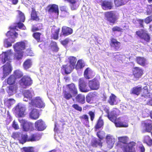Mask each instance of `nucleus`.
Masks as SVG:
<instances>
[{
  "instance_id": "f257e3e1",
  "label": "nucleus",
  "mask_w": 152,
  "mask_h": 152,
  "mask_svg": "<svg viewBox=\"0 0 152 152\" xmlns=\"http://www.w3.org/2000/svg\"><path fill=\"white\" fill-rule=\"evenodd\" d=\"M12 55L13 54L11 50H8L7 52L4 53L0 55V58L1 59L2 61L3 64L6 61H7L6 64L3 66V77L4 78H5L12 71V67L10 64V60Z\"/></svg>"
},
{
  "instance_id": "f03ea898",
  "label": "nucleus",
  "mask_w": 152,
  "mask_h": 152,
  "mask_svg": "<svg viewBox=\"0 0 152 152\" xmlns=\"http://www.w3.org/2000/svg\"><path fill=\"white\" fill-rule=\"evenodd\" d=\"M78 93L77 88L74 83L68 85L64 92V97L69 100L72 96H76Z\"/></svg>"
},
{
  "instance_id": "7ed1b4c3",
  "label": "nucleus",
  "mask_w": 152,
  "mask_h": 152,
  "mask_svg": "<svg viewBox=\"0 0 152 152\" xmlns=\"http://www.w3.org/2000/svg\"><path fill=\"white\" fill-rule=\"evenodd\" d=\"M142 91H143V94H142V96L147 98L149 97L150 95L147 86L144 87L142 90L140 87L137 86L134 87L132 90L131 91L132 93L138 95Z\"/></svg>"
},
{
  "instance_id": "20e7f679",
  "label": "nucleus",
  "mask_w": 152,
  "mask_h": 152,
  "mask_svg": "<svg viewBox=\"0 0 152 152\" xmlns=\"http://www.w3.org/2000/svg\"><path fill=\"white\" fill-rule=\"evenodd\" d=\"M29 104V108H30V107L32 106L39 108H44L45 106V103L39 97H37L32 99Z\"/></svg>"
},
{
  "instance_id": "39448f33",
  "label": "nucleus",
  "mask_w": 152,
  "mask_h": 152,
  "mask_svg": "<svg viewBox=\"0 0 152 152\" xmlns=\"http://www.w3.org/2000/svg\"><path fill=\"white\" fill-rule=\"evenodd\" d=\"M79 87L82 92L86 93L90 91V88L88 86L87 82L82 78L79 80Z\"/></svg>"
},
{
  "instance_id": "423d86ee",
  "label": "nucleus",
  "mask_w": 152,
  "mask_h": 152,
  "mask_svg": "<svg viewBox=\"0 0 152 152\" xmlns=\"http://www.w3.org/2000/svg\"><path fill=\"white\" fill-rule=\"evenodd\" d=\"M19 82L22 88H26L32 84V81L30 77L25 76L20 80Z\"/></svg>"
},
{
  "instance_id": "0eeeda50",
  "label": "nucleus",
  "mask_w": 152,
  "mask_h": 152,
  "mask_svg": "<svg viewBox=\"0 0 152 152\" xmlns=\"http://www.w3.org/2000/svg\"><path fill=\"white\" fill-rule=\"evenodd\" d=\"M137 34L140 38L143 39L145 41L149 42L150 40V36L147 34L146 31L141 29L137 31L136 32Z\"/></svg>"
},
{
  "instance_id": "6e6552de",
  "label": "nucleus",
  "mask_w": 152,
  "mask_h": 152,
  "mask_svg": "<svg viewBox=\"0 0 152 152\" xmlns=\"http://www.w3.org/2000/svg\"><path fill=\"white\" fill-rule=\"evenodd\" d=\"M15 110L16 113L18 114L19 117H22L24 116L26 110L24 105L21 104H18L15 107Z\"/></svg>"
},
{
  "instance_id": "1a4fd4ad",
  "label": "nucleus",
  "mask_w": 152,
  "mask_h": 152,
  "mask_svg": "<svg viewBox=\"0 0 152 152\" xmlns=\"http://www.w3.org/2000/svg\"><path fill=\"white\" fill-rule=\"evenodd\" d=\"M88 87L91 90H97L99 88V83L97 80L93 79L88 82Z\"/></svg>"
},
{
  "instance_id": "9d476101",
  "label": "nucleus",
  "mask_w": 152,
  "mask_h": 152,
  "mask_svg": "<svg viewBox=\"0 0 152 152\" xmlns=\"http://www.w3.org/2000/svg\"><path fill=\"white\" fill-rule=\"evenodd\" d=\"M48 12L50 14H54L56 17L58 15V5L54 4L49 6L48 7Z\"/></svg>"
},
{
  "instance_id": "9b49d317",
  "label": "nucleus",
  "mask_w": 152,
  "mask_h": 152,
  "mask_svg": "<svg viewBox=\"0 0 152 152\" xmlns=\"http://www.w3.org/2000/svg\"><path fill=\"white\" fill-rule=\"evenodd\" d=\"M119 113L118 110L116 108H114L109 114L108 116V118L112 122H115L116 119V117Z\"/></svg>"
},
{
  "instance_id": "f8f14e48",
  "label": "nucleus",
  "mask_w": 152,
  "mask_h": 152,
  "mask_svg": "<svg viewBox=\"0 0 152 152\" xmlns=\"http://www.w3.org/2000/svg\"><path fill=\"white\" fill-rule=\"evenodd\" d=\"M35 126L36 129L39 131H43L46 128L45 123L41 119L37 121L35 123Z\"/></svg>"
},
{
  "instance_id": "ddd939ff",
  "label": "nucleus",
  "mask_w": 152,
  "mask_h": 152,
  "mask_svg": "<svg viewBox=\"0 0 152 152\" xmlns=\"http://www.w3.org/2000/svg\"><path fill=\"white\" fill-rule=\"evenodd\" d=\"M135 142H131L125 145L124 147V152H135L134 146L135 145Z\"/></svg>"
},
{
  "instance_id": "4468645a",
  "label": "nucleus",
  "mask_w": 152,
  "mask_h": 152,
  "mask_svg": "<svg viewBox=\"0 0 152 152\" xmlns=\"http://www.w3.org/2000/svg\"><path fill=\"white\" fill-rule=\"evenodd\" d=\"M106 16L107 19L110 23H114L116 20V16L115 13L114 12H107L106 14Z\"/></svg>"
},
{
  "instance_id": "2eb2a0df",
  "label": "nucleus",
  "mask_w": 152,
  "mask_h": 152,
  "mask_svg": "<svg viewBox=\"0 0 152 152\" xmlns=\"http://www.w3.org/2000/svg\"><path fill=\"white\" fill-rule=\"evenodd\" d=\"M23 100L24 101L27 102L28 100H31L33 96L31 91L28 90H25L23 92Z\"/></svg>"
},
{
  "instance_id": "dca6fc26",
  "label": "nucleus",
  "mask_w": 152,
  "mask_h": 152,
  "mask_svg": "<svg viewBox=\"0 0 152 152\" xmlns=\"http://www.w3.org/2000/svg\"><path fill=\"white\" fill-rule=\"evenodd\" d=\"M106 139L108 147L111 148L113 146L114 143L115 139L113 136L110 135H108L106 137Z\"/></svg>"
},
{
  "instance_id": "f3484780",
  "label": "nucleus",
  "mask_w": 152,
  "mask_h": 152,
  "mask_svg": "<svg viewBox=\"0 0 152 152\" xmlns=\"http://www.w3.org/2000/svg\"><path fill=\"white\" fill-rule=\"evenodd\" d=\"M95 75V74L89 68H87L84 72L85 77L87 79L92 78Z\"/></svg>"
},
{
  "instance_id": "a211bd4d",
  "label": "nucleus",
  "mask_w": 152,
  "mask_h": 152,
  "mask_svg": "<svg viewBox=\"0 0 152 152\" xmlns=\"http://www.w3.org/2000/svg\"><path fill=\"white\" fill-rule=\"evenodd\" d=\"M134 75L136 78L140 77L143 74V71L142 69L139 67H136L133 70Z\"/></svg>"
},
{
  "instance_id": "6ab92c4d",
  "label": "nucleus",
  "mask_w": 152,
  "mask_h": 152,
  "mask_svg": "<svg viewBox=\"0 0 152 152\" xmlns=\"http://www.w3.org/2000/svg\"><path fill=\"white\" fill-rule=\"evenodd\" d=\"M13 47L15 51H22L25 49V43L22 42L17 43Z\"/></svg>"
},
{
  "instance_id": "aec40b11",
  "label": "nucleus",
  "mask_w": 152,
  "mask_h": 152,
  "mask_svg": "<svg viewBox=\"0 0 152 152\" xmlns=\"http://www.w3.org/2000/svg\"><path fill=\"white\" fill-rule=\"evenodd\" d=\"M39 116V111L36 109H33L29 114L30 118L33 119H37Z\"/></svg>"
},
{
  "instance_id": "412c9836",
  "label": "nucleus",
  "mask_w": 152,
  "mask_h": 152,
  "mask_svg": "<svg viewBox=\"0 0 152 152\" xmlns=\"http://www.w3.org/2000/svg\"><path fill=\"white\" fill-rule=\"evenodd\" d=\"M110 45L115 50H117L120 48L121 46V43L118 42L117 40L112 38L111 39Z\"/></svg>"
},
{
  "instance_id": "4be33fe9",
  "label": "nucleus",
  "mask_w": 152,
  "mask_h": 152,
  "mask_svg": "<svg viewBox=\"0 0 152 152\" xmlns=\"http://www.w3.org/2000/svg\"><path fill=\"white\" fill-rule=\"evenodd\" d=\"M60 28L53 26L52 28L51 32L52 34V37L54 39H57L58 38V34Z\"/></svg>"
},
{
  "instance_id": "5701e85b",
  "label": "nucleus",
  "mask_w": 152,
  "mask_h": 152,
  "mask_svg": "<svg viewBox=\"0 0 152 152\" xmlns=\"http://www.w3.org/2000/svg\"><path fill=\"white\" fill-rule=\"evenodd\" d=\"M19 122L21 123V125L25 131H27L30 128V126L31 124L27 122L25 120L23 119H19Z\"/></svg>"
},
{
  "instance_id": "b1692460",
  "label": "nucleus",
  "mask_w": 152,
  "mask_h": 152,
  "mask_svg": "<svg viewBox=\"0 0 152 152\" xmlns=\"http://www.w3.org/2000/svg\"><path fill=\"white\" fill-rule=\"evenodd\" d=\"M62 31L63 35L64 36H67L71 34L72 33L73 30L70 28L64 26L62 27Z\"/></svg>"
},
{
  "instance_id": "393cba45",
  "label": "nucleus",
  "mask_w": 152,
  "mask_h": 152,
  "mask_svg": "<svg viewBox=\"0 0 152 152\" xmlns=\"http://www.w3.org/2000/svg\"><path fill=\"white\" fill-rule=\"evenodd\" d=\"M62 67L63 69L64 70L65 73L66 74L70 73L72 70L75 67L70 64L63 65Z\"/></svg>"
},
{
  "instance_id": "a878e982",
  "label": "nucleus",
  "mask_w": 152,
  "mask_h": 152,
  "mask_svg": "<svg viewBox=\"0 0 152 152\" xmlns=\"http://www.w3.org/2000/svg\"><path fill=\"white\" fill-rule=\"evenodd\" d=\"M66 1L71 4V8L72 10L76 9L79 7L80 4L78 0H67Z\"/></svg>"
},
{
  "instance_id": "bb28decb",
  "label": "nucleus",
  "mask_w": 152,
  "mask_h": 152,
  "mask_svg": "<svg viewBox=\"0 0 152 152\" xmlns=\"http://www.w3.org/2000/svg\"><path fill=\"white\" fill-rule=\"evenodd\" d=\"M17 89L18 86L16 84L12 85L9 87L7 92L9 95H12L16 93Z\"/></svg>"
},
{
  "instance_id": "cd10ccee",
  "label": "nucleus",
  "mask_w": 152,
  "mask_h": 152,
  "mask_svg": "<svg viewBox=\"0 0 152 152\" xmlns=\"http://www.w3.org/2000/svg\"><path fill=\"white\" fill-rule=\"evenodd\" d=\"M151 122V121L150 120H147L144 121V124L146 129L145 131L148 132H151L152 129Z\"/></svg>"
},
{
  "instance_id": "c85d7f7f",
  "label": "nucleus",
  "mask_w": 152,
  "mask_h": 152,
  "mask_svg": "<svg viewBox=\"0 0 152 152\" xmlns=\"http://www.w3.org/2000/svg\"><path fill=\"white\" fill-rule=\"evenodd\" d=\"M137 63L142 66H145L147 64L146 59L143 57H138L136 58Z\"/></svg>"
},
{
  "instance_id": "c756f323",
  "label": "nucleus",
  "mask_w": 152,
  "mask_h": 152,
  "mask_svg": "<svg viewBox=\"0 0 152 152\" xmlns=\"http://www.w3.org/2000/svg\"><path fill=\"white\" fill-rule=\"evenodd\" d=\"M31 19L36 21H39V19L38 16L37 12L35 11V9L32 8V11L31 13Z\"/></svg>"
},
{
  "instance_id": "7c9ffc66",
  "label": "nucleus",
  "mask_w": 152,
  "mask_h": 152,
  "mask_svg": "<svg viewBox=\"0 0 152 152\" xmlns=\"http://www.w3.org/2000/svg\"><path fill=\"white\" fill-rule=\"evenodd\" d=\"M41 138V135L38 133L31 135L29 138L28 140L29 141H35L38 140Z\"/></svg>"
},
{
  "instance_id": "2f4dec72",
  "label": "nucleus",
  "mask_w": 152,
  "mask_h": 152,
  "mask_svg": "<svg viewBox=\"0 0 152 152\" xmlns=\"http://www.w3.org/2000/svg\"><path fill=\"white\" fill-rule=\"evenodd\" d=\"M92 146L94 147H96L98 146L101 147L102 146V142L101 140L98 139H95L92 140L91 142Z\"/></svg>"
},
{
  "instance_id": "473e14b6",
  "label": "nucleus",
  "mask_w": 152,
  "mask_h": 152,
  "mask_svg": "<svg viewBox=\"0 0 152 152\" xmlns=\"http://www.w3.org/2000/svg\"><path fill=\"white\" fill-rule=\"evenodd\" d=\"M11 39L9 37L7 39H5L4 41V46L6 48L11 46L12 45V43H13L14 41L13 39L11 40Z\"/></svg>"
},
{
  "instance_id": "72a5a7b5",
  "label": "nucleus",
  "mask_w": 152,
  "mask_h": 152,
  "mask_svg": "<svg viewBox=\"0 0 152 152\" xmlns=\"http://www.w3.org/2000/svg\"><path fill=\"white\" fill-rule=\"evenodd\" d=\"M108 102L111 105L116 104L117 103L116 102V98L115 96L113 94H112L110 96L108 100Z\"/></svg>"
},
{
  "instance_id": "f704fd0d",
  "label": "nucleus",
  "mask_w": 152,
  "mask_h": 152,
  "mask_svg": "<svg viewBox=\"0 0 152 152\" xmlns=\"http://www.w3.org/2000/svg\"><path fill=\"white\" fill-rule=\"evenodd\" d=\"M102 6L103 9L104 10L110 9L112 7L111 3L107 1H104Z\"/></svg>"
},
{
  "instance_id": "c9c22d12",
  "label": "nucleus",
  "mask_w": 152,
  "mask_h": 152,
  "mask_svg": "<svg viewBox=\"0 0 152 152\" xmlns=\"http://www.w3.org/2000/svg\"><path fill=\"white\" fill-rule=\"evenodd\" d=\"M76 99L77 102L82 104L85 102V97L84 95L81 94L78 95L76 97Z\"/></svg>"
},
{
  "instance_id": "e433bc0d",
  "label": "nucleus",
  "mask_w": 152,
  "mask_h": 152,
  "mask_svg": "<svg viewBox=\"0 0 152 152\" xmlns=\"http://www.w3.org/2000/svg\"><path fill=\"white\" fill-rule=\"evenodd\" d=\"M7 36L9 37L11 39L16 38L18 36V34L14 31H8L6 34Z\"/></svg>"
},
{
  "instance_id": "4c0bfd02",
  "label": "nucleus",
  "mask_w": 152,
  "mask_h": 152,
  "mask_svg": "<svg viewBox=\"0 0 152 152\" xmlns=\"http://www.w3.org/2000/svg\"><path fill=\"white\" fill-rule=\"evenodd\" d=\"M16 79L15 76L13 75H12L7 79V83L10 85H12L15 83Z\"/></svg>"
},
{
  "instance_id": "58836bf2",
  "label": "nucleus",
  "mask_w": 152,
  "mask_h": 152,
  "mask_svg": "<svg viewBox=\"0 0 152 152\" xmlns=\"http://www.w3.org/2000/svg\"><path fill=\"white\" fill-rule=\"evenodd\" d=\"M32 65V62L31 60L28 59L24 63L23 67L25 69H27L30 67Z\"/></svg>"
},
{
  "instance_id": "ea45409f",
  "label": "nucleus",
  "mask_w": 152,
  "mask_h": 152,
  "mask_svg": "<svg viewBox=\"0 0 152 152\" xmlns=\"http://www.w3.org/2000/svg\"><path fill=\"white\" fill-rule=\"evenodd\" d=\"M50 46L52 50L53 51L57 52L59 50L56 42H52L50 43Z\"/></svg>"
},
{
  "instance_id": "a19ab883",
  "label": "nucleus",
  "mask_w": 152,
  "mask_h": 152,
  "mask_svg": "<svg viewBox=\"0 0 152 152\" xmlns=\"http://www.w3.org/2000/svg\"><path fill=\"white\" fill-rule=\"evenodd\" d=\"M60 10L62 11V14H65V15H63V16H65L69 15V13L68 12V9L66 6H63L60 7Z\"/></svg>"
},
{
  "instance_id": "79ce46f5",
  "label": "nucleus",
  "mask_w": 152,
  "mask_h": 152,
  "mask_svg": "<svg viewBox=\"0 0 152 152\" xmlns=\"http://www.w3.org/2000/svg\"><path fill=\"white\" fill-rule=\"evenodd\" d=\"M68 59L69 64L75 67V64L77 61L76 58L74 56H70L69 57Z\"/></svg>"
},
{
  "instance_id": "37998d69",
  "label": "nucleus",
  "mask_w": 152,
  "mask_h": 152,
  "mask_svg": "<svg viewBox=\"0 0 152 152\" xmlns=\"http://www.w3.org/2000/svg\"><path fill=\"white\" fill-rule=\"evenodd\" d=\"M14 75L16 79L21 77L23 75V73L19 69H17L15 71Z\"/></svg>"
},
{
  "instance_id": "c03bdc74",
  "label": "nucleus",
  "mask_w": 152,
  "mask_h": 152,
  "mask_svg": "<svg viewBox=\"0 0 152 152\" xmlns=\"http://www.w3.org/2000/svg\"><path fill=\"white\" fill-rule=\"evenodd\" d=\"M21 137V138L20 140V141L21 143L23 144L26 141H29L28 140L29 138L28 137L27 134H22Z\"/></svg>"
},
{
  "instance_id": "a18cd8bd",
  "label": "nucleus",
  "mask_w": 152,
  "mask_h": 152,
  "mask_svg": "<svg viewBox=\"0 0 152 152\" xmlns=\"http://www.w3.org/2000/svg\"><path fill=\"white\" fill-rule=\"evenodd\" d=\"M144 141L148 145L151 146L152 145V140L148 136H146L145 137Z\"/></svg>"
},
{
  "instance_id": "49530a36",
  "label": "nucleus",
  "mask_w": 152,
  "mask_h": 152,
  "mask_svg": "<svg viewBox=\"0 0 152 152\" xmlns=\"http://www.w3.org/2000/svg\"><path fill=\"white\" fill-rule=\"evenodd\" d=\"M16 53L15 55V58L18 60L22 58L23 56V51H16Z\"/></svg>"
},
{
  "instance_id": "de8ad7c7",
  "label": "nucleus",
  "mask_w": 152,
  "mask_h": 152,
  "mask_svg": "<svg viewBox=\"0 0 152 152\" xmlns=\"http://www.w3.org/2000/svg\"><path fill=\"white\" fill-rule=\"evenodd\" d=\"M114 122L115 126L117 127H127L128 126L127 124L118 121L116 122L115 121Z\"/></svg>"
},
{
  "instance_id": "09e8293b",
  "label": "nucleus",
  "mask_w": 152,
  "mask_h": 152,
  "mask_svg": "<svg viewBox=\"0 0 152 152\" xmlns=\"http://www.w3.org/2000/svg\"><path fill=\"white\" fill-rule=\"evenodd\" d=\"M114 1L115 5L117 7L124 5L126 2L125 0H115Z\"/></svg>"
},
{
  "instance_id": "8fccbe9b",
  "label": "nucleus",
  "mask_w": 152,
  "mask_h": 152,
  "mask_svg": "<svg viewBox=\"0 0 152 152\" xmlns=\"http://www.w3.org/2000/svg\"><path fill=\"white\" fill-rule=\"evenodd\" d=\"M84 64L82 62V60H79L77 62L76 65H75V67L76 69L82 68L84 66Z\"/></svg>"
},
{
  "instance_id": "3c124183",
  "label": "nucleus",
  "mask_w": 152,
  "mask_h": 152,
  "mask_svg": "<svg viewBox=\"0 0 152 152\" xmlns=\"http://www.w3.org/2000/svg\"><path fill=\"white\" fill-rule=\"evenodd\" d=\"M80 118L81 120L82 121L84 120L87 124L89 123V118L88 116L86 115H83L80 117Z\"/></svg>"
},
{
  "instance_id": "603ef678",
  "label": "nucleus",
  "mask_w": 152,
  "mask_h": 152,
  "mask_svg": "<svg viewBox=\"0 0 152 152\" xmlns=\"http://www.w3.org/2000/svg\"><path fill=\"white\" fill-rule=\"evenodd\" d=\"M23 149L24 151L23 152H34L33 148L32 147H24Z\"/></svg>"
},
{
  "instance_id": "864d4df0",
  "label": "nucleus",
  "mask_w": 152,
  "mask_h": 152,
  "mask_svg": "<svg viewBox=\"0 0 152 152\" xmlns=\"http://www.w3.org/2000/svg\"><path fill=\"white\" fill-rule=\"evenodd\" d=\"M41 34L39 33H36L33 34V36L38 42L40 41V36Z\"/></svg>"
},
{
  "instance_id": "5fc2aeb1",
  "label": "nucleus",
  "mask_w": 152,
  "mask_h": 152,
  "mask_svg": "<svg viewBox=\"0 0 152 152\" xmlns=\"http://www.w3.org/2000/svg\"><path fill=\"white\" fill-rule=\"evenodd\" d=\"M127 137L125 136L118 137V140L123 143H125L127 141Z\"/></svg>"
},
{
  "instance_id": "6e6d98bb",
  "label": "nucleus",
  "mask_w": 152,
  "mask_h": 152,
  "mask_svg": "<svg viewBox=\"0 0 152 152\" xmlns=\"http://www.w3.org/2000/svg\"><path fill=\"white\" fill-rule=\"evenodd\" d=\"M18 14L20 17V21L21 22H24L25 20V17L23 13L19 11Z\"/></svg>"
},
{
  "instance_id": "4d7b16f0",
  "label": "nucleus",
  "mask_w": 152,
  "mask_h": 152,
  "mask_svg": "<svg viewBox=\"0 0 152 152\" xmlns=\"http://www.w3.org/2000/svg\"><path fill=\"white\" fill-rule=\"evenodd\" d=\"M103 121L100 120H99L98 123L96 125L95 127L96 129H98L101 128L103 125Z\"/></svg>"
},
{
  "instance_id": "13d9d810",
  "label": "nucleus",
  "mask_w": 152,
  "mask_h": 152,
  "mask_svg": "<svg viewBox=\"0 0 152 152\" xmlns=\"http://www.w3.org/2000/svg\"><path fill=\"white\" fill-rule=\"evenodd\" d=\"M103 107L104 109V111L106 113V116L108 117L109 114V110H110L109 107L106 105H104L103 106Z\"/></svg>"
},
{
  "instance_id": "bf43d9fd",
  "label": "nucleus",
  "mask_w": 152,
  "mask_h": 152,
  "mask_svg": "<svg viewBox=\"0 0 152 152\" xmlns=\"http://www.w3.org/2000/svg\"><path fill=\"white\" fill-rule=\"evenodd\" d=\"M72 107L74 108L75 110L81 111L82 110V107H80L78 104H74L72 105Z\"/></svg>"
},
{
  "instance_id": "052dcab7",
  "label": "nucleus",
  "mask_w": 152,
  "mask_h": 152,
  "mask_svg": "<svg viewBox=\"0 0 152 152\" xmlns=\"http://www.w3.org/2000/svg\"><path fill=\"white\" fill-rule=\"evenodd\" d=\"M88 114L90 116L91 121H93L95 117V114L92 111H90L89 112Z\"/></svg>"
},
{
  "instance_id": "680f3d73",
  "label": "nucleus",
  "mask_w": 152,
  "mask_h": 152,
  "mask_svg": "<svg viewBox=\"0 0 152 152\" xmlns=\"http://www.w3.org/2000/svg\"><path fill=\"white\" fill-rule=\"evenodd\" d=\"M17 26L20 29L25 30L26 28L24 24L21 22H19L17 24Z\"/></svg>"
},
{
  "instance_id": "e2e57ef3",
  "label": "nucleus",
  "mask_w": 152,
  "mask_h": 152,
  "mask_svg": "<svg viewBox=\"0 0 152 152\" xmlns=\"http://www.w3.org/2000/svg\"><path fill=\"white\" fill-rule=\"evenodd\" d=\"M112 30L113 31H121L122 30V29L121 28L119 27L118 26H115L112 29Z\"/></svg>"
},
{
  "instance_id": "0e129e2a",
  "label": "nucleus",
  "mask_w": 152,
  "mask_h": 152,
  "mask_svg": "<svg viewBox=\"0 0 152 152\" xmlns=\"http://www.w3.org/2000/svg\"><path fill=\"white\" fill-rule=\"evenodd\" d=\"M15 100L12 99H9L7 101V102L9 104L10 106H11L13 104L15 103Z\"/></svg>"
},
{
  "instance_id": "69168bd1",
  "label": "nucleus",
  "mask_w": 152,
  "mask_h": 152,
  "mask_svg": "<svg viewBox=\"0 0 152 152\" xmlns=\"http://www.w3.org/2000/svg\"><path fill=\"white\" fill-rule=\"evenodd\" d=\"M12 126L15 129H19V126L18 124L15 121H14L13 122Z\"/></svg>"
},
{
  "instance_id": "338daca9",
  "label": "nucleus",
  "mask_w": 152,
  "mask_h": 152,
  "mask_svg": "<svg viewBox=\"0 0 152 152\" xmlns=\"http://www.w3.org/2000/svg\"><path fill=\"white\" fill-rule=\"evenodd\" d=\"M139 149L141 152H144L145 149L144 146L142 145H140L139 147Z\"/></svg>"
},
{
  "instance_id": "774afa93",
  "label": "nucleus",
  "mask_w": 152,
  "mask_h": 152,
  "mask_svg": "<svg viewBox=\"0 0 152 152\" xmlns=\"http://www.w3.org/2000/svg\"><path fill=\"white\" fill-rule=\"evenodd\" d=\"M19 136V134L17 132L14 133L13 134L12 137L15 139H16L18 138Z\"/></svg>"
}]
</instances>
